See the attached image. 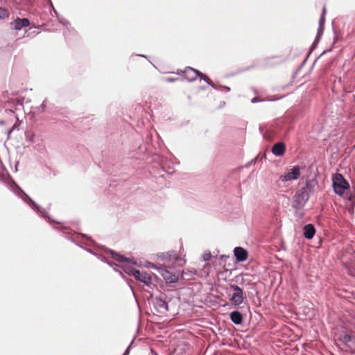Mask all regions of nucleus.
<instances>
[{
    "label": "nucleus",
    "instance_id": "nucleus-1",
    "mask_svg": "<svg viewBox=\"0 0 355 355\" xmlns=\"http://www.w3.org/2000/svg\"><path fill=\"white\" fill-rule=\"evenodd\" d=\"M318 186L315 179L307 180L305 184L297 191L293 198V207L295 209L302 208L309 199L310 195L315 191Z\"/></svg>",
    "mask_w": 355,
    "mask_h": 355
},
{
    "label": "nucleus",
    "instance_id": "nucleus-2",
    "mask_svg": "<svg viewBox=\"0 0 355 355\" xmlns=\"http://www.w3.org/2000/svg\"><path fill=\"white\" fill-rule=\"evenodd\" d=\"M332 185L335 193L339 196H342L345 191L349 188L348 182L339 173H336L334 176Z\"/></svg>",
    "mask_w": 355,
    "mask_h": 355
},
{
    "label": "nucleus",
    "instance_id": "nucleus-3",
    "mask_svg": "<svg viewBox=\"0 0 355 355\" xmlns=\"http://www.w3.org/2000/svg\"><path fill=\"white\" fill-rule=\"evenodd\" d=\"M230 289L233 291V294L230 299V302L235 306H239L243 302L244 293L243 290L235 284L230 285Z\"/></svg>",
    "mask_w": 355,
    "mask_h": 355
},
{
    "label": "nucleus",
    "instance_id": "nucleus-4",
    "mask_svg": "<svg viewBox=\"0 0 355 355\" xmlns=\"http://www.w3.org/2000/svg\"><path fill=\"white\" fill-rule=\"evenodd\" d=\"M301 173L298 166H294L290 171L285 173L279 177L282 182H288L291 180H296L300 177Z\"/></svg>",
    "mask_w": 355,
    "mask_h": 355
},
{
    "label": "nucleus",
    "instance_id": "nucleus-5",
    "mask_svg": "<svg viewBox=\"0 0 355 355\" xmlns=\"http://www.w3.org/2000/svg\"><path fill=\"white\" fill-rule=\"evenodd\" d=\"M30 26V21L27 18L21 19L17 17L13 21L10 23V27L12 30L20 31L23 28Z\"/></svg>",
    "mask_w": 355,
    "mask_h": 355
},
{
    "label": "nucleus",
    "instance_id": "nucleus-6",
    "mask_svg": "<svg viewBox=\"0 0 355 355\" xmlns=\"http://www.w3.org/2000/svg\"><path fill=\"white\" fill-rule=\"evenodd\" d=\"M155 308L157 309V312L159 313H164L168 311V304L166 302L164 297H163L162 295L159 296H157L155 298Z\"/></svg>",
    "mask_w": 355,
    "mask_h": 355
},
{
    "label": "nucleus",
    "instance_id": "nucleus-7",
    "mask_svg": "<svg viewBox=\"0 0 355 355\" xmlns=\"http://www.w3.org/2000/svg\"><path fill=\"white\" fill-rule=\"evenodd\" d=\"M134 277L145 284L147 286H150L152 284V277L149 273L146 271H135Z\"/></svg>",
    "mask_w": 355,
    "mask_h": 355
},
{
    "label": "nucleus",
    "instance_id": "nucleus-8",
    "mask_svg": "<svg viewBox=\"0 0 355 355\" xmlns=\"http://www.w3.org/2000/svg\"><path fill=\"white\" fill-rule=\"evenodd\" d=\"M184 78L189 82L196 80L198 77H201L202 74L198 70L191 67H187L183 71Z\"/></svg>",
    "mask_w": 355,
    "mask_h": 355
},
{
    "label": "nucleus",
    "instance_id": "nucleus-9",
    "mask_svg": "<svg viewBox=\"0 0 355 355\" xmlns=\"http://www.w3.org/2000/svg\"><path fill=\"white\" fill-rule=\"evenodd\" d=\"M159 272L161 273L164 279L169 283H174L178 280V276L171 273L168 270H166L165 268L162 266H160Z\"/></svg>",
    "mask_w": 355,
    "mask_h": 355
},
{
    "label": "nucleus",
    "instance_id": "nucleus-10",
    "mask_svg": "<svg viewBox=\"0 0 355 355\" xmlns=\"http://www.w3.org/2000/svg\"><path fill=\"white\" fill-rule=\"evenodd\" d=\"M234 254L239 261H244L248 259V252L241 247H236L234 250Z\"/></svg>",
    "mask_w": 355,
    "mask_h": 355
},
{
    "label": "nucleus",
    "instance_id": "nucleus-11",
    "mask_svg": "<svg viewBox=\"0 0 355 355\" xmlns=\"http://www.w3.org/2000/svg\"><path fill=\"white\" fill-rule=\"evenodd\" d=\"M286 150V146L284 143L279 142L275 144L272 148V153L277 157L282 156Z\"/></svg>",
    "mask_w": 355,
    "mask_h": 355
},
{
    "label": "nucleus",
    "instance_id": "nucleus-12",
    "mask_svg": "<svg viewBox=\"0 0 355 355\" xmlns=\"http://www.w3.org/2000/svg\"><path fill=\"white\" fill-rule=\"evenodd\" d=\"M315 233V229L312 224L306 225L303 228L304 236L307 239H311Z\"/></svg>",
    "mask_w": 355,
    "mask_h": 355
},
{
    "label": "nucleus",
    "instance_id": "nucleus-13",
    "mask_svg": "<svg viewBox=\"0 0 355 355\" xmlns=\"http://www.w3.org/2000/svg\"><path fill=\"white\" fill-rule=\"evenodd\" d=\"M30 206L35 209L38 214H41L43 217L46 218V220L50 222L49 216H46V212L44 209H42L40 206H38L33 200L29 199Z\"/></svg>",
    "mask_w": 355,
    "mask_h": 355
},
{
    "label": "nucleus",
    "instance_id": "nucleus-14",
    "mask_svg": "<svg viewBox=\"0 0 355 355\" xmlns=\"http://www.w3.org/2000/svg\"><path fill=\"white\" fill-rule=\"evenodd\" d=\"M230 319L235 324H240L243 321V315L239 311H234L230 313Z\"/></svg>",
    "mask_w": 355,
    "mask_h": 355
},
{
    "label": "nucleus",
    "instance_id": "nucleus-15",
    "mask_svg": "<svg viewBox=\"0 0 355 355\" xmlns=\"http://www.w3.org/2000/svg\"><path fill=\"white\" fill-rule=\"evenodd\" d=\"M160 257H162L163 259H168V260H178V258L176 255V254L174 252H163L160 255Z\"/></svg>",
    "mask_w": 355,
    "mask_h": 355
},
{
    "label": "nucleus",
    "instance_id": "nucleus-16",
    "mask_svg": "<svg viewBox=\"0 0 355 355\" xmlns=\"http://www.w3.org/2000/svg\"><path fill=\"white\" fill-rule=\"evenodd\" d=\"M111 254H112V257L119 261V262H123V261H125V262H128V259L127 258H125L124 257L114 252V251H111Z\"/></svg>",
    "mask_w": 355,
    "mask_h": 355
},
{
    "label": "nucleus",
    "instance_id": "nucleus-17",
    "mask_svg": "<svg viewBox=\"0 0 355 355\" xmlns=\"http://www.w3.org/2000/svg\"><path fill=\"white\" fill-rule=\"evenodd\" d=\"M121 268H123V271L125 273H127L128 275H132L133 276H134L135 271H138V270L135 269L132 266H129V265L122 266Z\"/></svg>",
    "mask_w": 355,
    "mask_h": 355
},
{
    "label": "nucleus",
    "instance_id": "nucleus-18",
    "mask_svg": "<svg viewBox=\"0 0 355 355\" xmlns=\"http://www.w3.org/2000/svg\"><path fill=\"white\" fill-rule=\"evenodd\" d=\"M326 14V8L325 7L323 8V10H322V14L320 17V19L319 20V24H320V28H321V31L322 32L323 30H324V15Z\"/></svg>",
    "mask_w": 355,
    "mask_h": 355
},
{
    "label": "nucleus",
    "instance_id": "nucleus-19",
    "mask_svg": "<svg viewBox=\"0 0 355 355\" xmlns=\"http://www.w3.org/2000/svg\"><path fill=\"white\" fill-rule=\"evenodd\" d=\"M8 10L6 8L0 7V19L8 18Z\"/></svg>",
    "mask_w": 355,
    "mask_h": 355
},
{
    "label": "nucleus",
    "instance_id": "nucleus-20",
    "mask_svg": "<svg viewBox=\"0 0 355 355\" xmlns=\"http://www.w3.org/2000/svg\"><path fill=\"white\" fill-rule=\"evenodd\" d=\"M206 83H207V84H209V85H211L213 87L216 88L214 84L210 80V79L209 78H207V76H201V77Z\"/></svg>",
    "mask_w": 355,
    "mask_h": 355
},
{
    "label": "nucleus",
    "instance_id": "nucleus-21",
    "mask_svg": "<svg viewBox=\"0 0 355 355\" xmlns=\"http://www.w3.org/2000/svg\"><path fill=\"white\" fill-rule=\"evenodd\" d=\"M351 340V336L349 334H345L343 337V341L347 344Z\"/></svg>",
    "mask_w": 355,
    "mask_h": 355
},
{
    "label": "nucleus",
    "instance_id": "nucleus-22",
    "mask_svg": "<svg viewBox=\"0 0 355 355\" xmlns=\"http://www.w3.org/2000/svg\"><path fill=\"white\" fill-rule=\"evenodd\" d=\"M202 257L205 261H208L211 259V254L210 252H206L203 254Z\"/></svg>",
    "mask_w": 355,
    "mask_h": 355
},
{
    "label": "nucleus",
    "instance_id": "nucleus-23",
    "mask_svg": "<svg viewBox=\"0 0 355 355\" xmlns=\"http://www.w3.org/2000/svg\"><path fill=\"white\" fill-rule=\"evenodd\" d=\"M147 267H148V268H156V269H157L159 271V268H160V267H157V266H156L155 264H153V263H149L147 265Z\"/></svg>",
    "mask_w": 355,
    "mask_h": 355
},
{
    "label": "nucleus",
    "instance_id": "nucleus-24",
    "mask_svg": "<svg viewBox=\"0 0 355 355\" xmlns=\"http://www.w3.org/2000/svg\"><path fill=\"white\" fill-rule=\"evenodd\" d=\"M130 345L125 349L123 355H129Z\"/></svg>",
    "mask_w": 355,
    "mask_h": 355
},
{
    "label": "nucleus",
    "instance_id": "nucleus-25",
    "mask_svg": "<svg viewBox=\"0 0 355 355\" xmlns=\"http://www.w3.org/2000/svg\"><path fill=\"white\" fill-rule=\"evenodd\" d=\"M322 33H323V31L322 32L321 31V28L319 26L318 29V35L319 36V35H322Z\"/></svg>",
    "mask_w": 355,
    "mask_h": 355
},
{
    "label": "nucleus",
    "instance_id": "nucleus-26",
    "mask_svg": "<svg viewBox=\"0 0 355 355\" xmlns=\"http://www.w3.org/2000/svg\"><path fill=\"white\" fill-rule=\"evenodd\" d=\"M251 102H252V103H255L258 102V99H257V98H256V97H255V98H253L251 100Z\"/></svg>",
    "mask_w": 355,
    "mask_h": 355
},
{
    "label": "nucleus",
    "instance_id": "nucleus-27",
    "mask_svg": "<svg viewBox=\"0 0 355 355\" xmlns=\"http://www.w3.org/2000/svg\"><path fill=\"white\" fill-rule=\"evenodd\" d=\"M42 109H44V107H45V101H43V103L42 104Z\"/></svg>",
    "mask_w": 355,
    "mask_h": 355
},
{
    "label": "nucleus",
    "instance_id": "nucleus-28",
    "mask_svg": "<svg viewBox=\"0 0 355 355\" xmlns=\"http://www.w3.org/2000/svg\"><path fill=\"white\" fill-rule=\"evenodd\" d=\"M224 88H225V89H227V91H230V89L229 87H224Z\"/></svg>",
    "mask_w": 355,
    "mask_h": 355
},
{
    "label": "nucleus",
    "instance_id": "nucleus-29",
    "mask_svg": "<svg viewBox=\"0 0 355 355\" xmlns=\"http://www.w3.org/2000/svg\"><path fill=\"white\" fill-rule=\"evenodd\" d=\"M17 189L19 192H21L22 191L20 188L17 187Z\"/></svg>",
    "mask_w": 355,
    "mask_h": 355
}]
</instances>
